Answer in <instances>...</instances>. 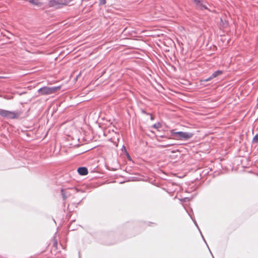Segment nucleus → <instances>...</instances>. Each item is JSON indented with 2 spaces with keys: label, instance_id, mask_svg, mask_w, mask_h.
Wrapping results in <instances>:
<instances>
[{
  "label": "nucleus",
  "instance_id": "20e7f679",
  "mask_svg": "<svg viewBox=\"0 0 258 258\" xmlns=\"http://www.w3.org/2000/svg\"><path fill=\"white\" fill-rule=\"evenodd\" d=\"M60 87H44L38 90V92L41 95H49L55 93L60 89Z\"/></svg>",
  "mask_w": 258,
  "mask_h": 258
},
{
  "label": "nucleus",
  "instance_id": "f3484780",
  "mask_svg": "<svg viewBox=\"0 0 258 258\" xmlns=\"http://www.w3.org/2000/svg\"><path fill=\"white\" fill-rule=\"evenodd\" d=\"M151 120H153L154 119V117L152 115H151Z\"/></svg>",
  "mask_w": 258,
  "mask_h": 258
},
{
  "label": "nucleus",
  "instance_id": "f257e3e1",
  "mask_svg": "<svg viewBox=\"0 0 258 258\" xmlns=\"http://www.w3.org/2000/svg\"><path fill=\"white\" fill-rule=\"evenodd\" d=\"M172 139L179 140H187L193 136V134L183 132H175L174 130L171 131Z\"/></svg>",
  "mask_w": 258,
  "mask_h": 258
},
{
  "label": "nucleus",
  "instance_id": "4468645a",
  "mask_svg": "<svg viewBox=\"0 0 258 258\" xmlns=\"http://www.w3.org/2000/svg\"><path fill=\"white\" fill-rule=\"evenodd\" d=\"M199 230H200L199 229ZM200 233H201V235H202V238H203V240L205 241V242H206V240H205V238H204V236L203 235V234H202V233L201 231H200Z\"/></svg>",
  "mask_w": 258,
  "mask_h": 258
},
{
  "label": "nucleus",
  "instance_id": "39448f33",
  "mask_svg": "<svg viewBox=\"0 0 258 258\" xmlns=\"http://www.w3.org/2000/svg\"><path fill=\"white\" fill-rule=\"evenodd\" d=\"M78 172L81 175H86L88 174V169L85 167H80L78 169Z\"/></svg>",
  "mask_w": 258,
  "mask_h": 258
},
{
  "label": "nucleus",
  "instance_id": "6e6552de",
  "mask_svg": "<svg viewBox=\"0 0 258 258\" xmlns=\"http://www.w3.org/2000/svg\"><path fill=\"white\" fill-rule=\"evenodd\" d=\"M222 74V71H220V70H218L216 72H215L214 73H213V77H218V76L220 75L221 74Z\"/></svg>",
  "mask_w": 258,
  "mask_h": 258
},
{
  "label": "nucleus",
  "instance_id": "f8f14e48",
  "mask_svg": "<svg viewBox=\"0 0 258 258\" xmlns=\"http://www.w3.org/2000/svg\"><path fill=\"white\" fill-rule=\"evenodd\" d=\"M161 127V125L160 123H155L153 125V127L155 128H159Z\"/></svg>",
  "mask_w": 258,
  "mask_h": 258
},
{
  "label": "nucleus",
  "instance_id": "423d86ee",
  "mask_svg": "<svg viewBox=\"0 0 258 258\" xmlns=\"http://www.w3.org/2000/svg\"><path fill=\"white\" fill-rule=\"evenodd\" d=\"M202 0H198V2L195 3L197 9L203 10V9H208V8L202 3Z\"/></svg>",
  "mask_w": 258,
  "mask_h": 258
},
{
  "label": "nucleus",
  "instance_id": "7ed1b4c3",
  "mask_svg": "<svg viewBox=\"0 0 258 258\" xmlns=\"http://www.w3.org/2000/svg\"><path fill=\"white\" fill-rule=\"evenodd\" d=\"M0 115L9 119H14L18 118L20 113L18 112L10 111L6 110H0Z\"/></svg>",
  "mask_w": 258,
  "mask_h": 258
},
{
  "label": "nucleus",
  "instance_id": "9b49d317",
  "mask_svg": "<svg viewBox=\"0 0 258 258\" xmlns=\"http://www.w3.org/2000/svg\"><path fill=\"white\" fill-rule=\"evenodd\" d=\"M213 78H215V77H213V74L209 78H207V79H205L204 80H203L202 81L203 82H208V81H211V80H212Z\"/></svg>",
  "mask_w": 258,
  "mask_h": 258
},
{
  "label": "nucleus",
  "instance_id": "0eeeda50",
  "mask_svg": "<svg viewBox=\"0 0 258 258\" xmlns=\"http://www.w3.org/2000/svg\"><path fill=\"white\" fill-rule=\"evenodd\" d=\"M61 195L63 200H65L70 196V194L66 191L63 189L61 190Z\"/></svg>",
  "mask_w": 258,
  "mask_h": 258
},
{
  "label": "nucleus",
  "instance_id": "ddd939ff",
  "mask_svg": "<svg viewBox=\"0 0 258 258\" xmlns=\"http://www.w3.org/2000/svg\"><path fill=\"white\" fill-rule=\"evenodd\" d=\"M106 4V0H99V4L100 5H103Z\"/></svg>",
  "mask_w": 258,
  "mask_h": 258
},
{
  "label": "nucleus",
  "instance_id": "1a4fd4ad",
  "mask_svg": "<svg viewBox=\"0 0 258 258\" xmlns=\"http://www.w3.org/2000/svg\"><path fill=\"white\" fill-rule=\"evenodd\" d=\"M29 2L33 5L38 6L39 5V3L37 0H29Z\"/></svg>",
  "mask_w": 258,
  "mask_h": 258
},
{
  "label": "nucleus",
  "instance_id": "2eb2a0df",
  "mask_svg": "<svg viewBox=\"0 0 258 258\" xmlns=\"http://www.w3.org/2000/svg\"><path fill=\"white\" fill-rule=\"evenodd\" d=\"M173 144H170V145H165L164 146L165 147H169L170 146H172L173 145Z\"/></svg>",
  "mask_w": 258,
  "mask_h": 258
},
{
  "label": "nucleus",
  "instance_id": "f03ea898",
  "mask_svg": "<svg viewBox=\"0 0 258 258\" xmlns=\"http://www.w3.org/2000/svg\"><path fill=\"white\" fill-rule=\"evenodd\" d=\"M73 0H50L48 2V6L50 7H53L55 9H59L62 6L69 5Z\"/></svg>",
  "mask_w": 258,
  "mask_h": 258
},
{
  "label": "nucleus",
  "instance_id": "dca6fc26",
  "mask_svg": "<svg viewBox=\"0 0 258 258\" xmlns=\"http://www.w3.org/2000/svg\"><path fill=\"white\" fill-rule=\"evenodd\" d=\"M194 223H195V224H196V225L197 226V227L198 228V229H199V227H198V224H197V223L196 221H194Z\"/></svg>",
  "mask_w": 258,
  "mask_h": 258
},
{
  "label": "nucleus",
  "instance_id": "a211bd4d",
  "mask_svg": "<svg viewBox=\"0 0 258 258\" xmlns=\"http://www.w3.org/2000/svg\"><path fill=\"white\" fill-rule=\"evenodd\" d=\"M195 3H196V2H198V0H192Z\"/></svg>",
  "mask_w": 258,
  "mask_h": 258
},
{
  "label": "nucleus",
  "instance_id": "9d476101",
  "mask_svg": "<svg viewBox=\"0 0 258 258\" xmlns=\"http://www.w3.org/2000/svg\"><path fill=\"white\" fill-rule=\"evenodd\" d=\"M252 142L253 144L258 143V134L253 137Z\"/></svg>",
  "mask_w": 258,
  "mask_h": 258
}]
</instances>
